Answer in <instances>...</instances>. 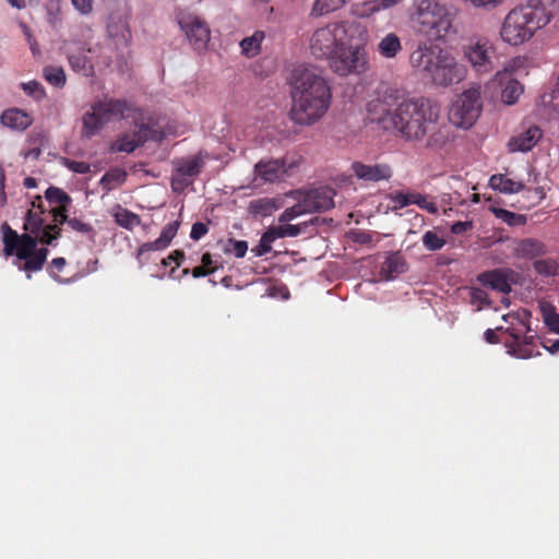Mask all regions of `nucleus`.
<instances>
[{"instance_id":"obj_12","label":"nucleus","mask_w":559,"mask_h":559,"mask_svg":"<svg viewBox=\"0 0 559 559\" xmlns=\"http://www.w3.org/2000/svg\"><path fill=\"white\" fill-rule=\"evenodd\" d=\"M347 31L343 24L331 23L313 32L309 40L311 55L320 60H329L343 40L347 39Z\"/></svg>"},{"instance_id":"obj_50","label":"nucleus","mask_w":559,"mask_h":559,"mask_svg":"<svg viewBox=\"0 0 559 559\" xmlns=\"http://www.w3.org/2000/svg\"><path fill=\"white\" fill-rule=\"evenodd\" d=\"M209 231V227L206 224L202 222H197L192 225L190 231V238L192 240H200L203 236H205Z\"/></svg>"},{"instance_id":"obj_45","label":"nucleus","mask_w":559,"mask_h":559,"mask_svg":"<svg viewBox=\"0 0 559 559\" xmlns=\"http://www.w3.org/2000/svg\"><path fill=\"white\" fill-rule=\"evenodd\" d=\"M282 224L283 225L276 227V229L278 231L277 235H280V238L296 237L302 231L304 227L307 226V223H304L300 225H289L286 223H282Z\"/></svg>"},{"instance_id":"obj_51","label":"nucleus","mask_w":559,"mask_h":559,"mask_svg":"<svg viewBox=\"0 0 559 559\" xmlns=\"http://www.w3.org/2000/svg\"><path fill=\"white\" fill-rule=\"evenodd\" d=\"M138 129H145V142L147 141H154V142H160L164 139V133L159 130L153 129L148 127L147 124H141Z\"/></svg>"},{"instance_id":"obj_15","label":"nucleus","mask_w":559,"mask_h":559,"mask_svg":"<svg viewBox=\"0 0 559 559\" xmlns=\"http://www.w3.org/2000/svg\"><path fill=\"white\" fill-rule=\"evenodd\" d=\"M60 49L67 56L68 62L74 72L84 76L94 74V66L87 53L91 52V44L78 38L63 39Z\"/></svg>"},{"instance_id":"obj_49","label":"nucleus","mask_w":559,"mask_h":559,"mask_svg":"<svg viewBox=\"0 0 559 559\" xmlns=\"http://www.w3.org/2000/svg\"><path fill=\"white\" fill-rule=\"evenodd\" d=\"M66 259L64 258H55L52 259L51 263H50V270H49V274L50 276L59 282V283H69V281L67 280H62L60 276H58L57 274H55L53 270H57V271H61L64 265H66Z\"/></svg>"},{"instance_id":"obj_52","label":"nucleus","mask_w":559,"mask_h":559,"mask_svg":"<svg viewBox=\"0 0 559 559\" xmlns=\"http://www.w3.org/2000/svg\"><path fill=\"white\" fill-rule=\"evenodd\" d=\"M73 7L83 15L93 11V0H71Z\"/></svg>"},{"instance_id":"obj_18","label":"nucleus","mask_w":559,"mask_h":559,"mask_svg":"<svg viewBox=\"0 0 559 559\" xmlns=\"http://www.w3.org/2000/svg\"><path fill=\"white\" fill-rule=\"evenodd\" d=\"M354 175L365 182L388 181L392 177V168L388 164H364L355 162L352 164Z\"/></svg>"},{"instance_id":"obj_27","label":"nucleus","mask_w":559,"mask_h":559,"mask_svg":"<svg viewBox=\"0 0 559 559\" xmlns=\"http://www.w3.org/2000/svg\"><path fill=\"white\" fill-rule=\"evenodd\" d=\"M66 212V209L53 210L55 221L59 224L67 223L72 230L87 235L90 239H94L96 233L92 225L83 223L78 218H68Z\"/></svg>"},{"instance_id":"obj_13","label":"nucleus","mask_w":559,"mask_h":559,"mask_svg":"<svg viewBox=\"0 0 559 559\" xmlns=\"http://www.w3.org/2000/svg\"><path fill=\"white\" fill-rule=\"evenodd\" d=\"M176 20L190 46L199 52L206 50L211 38V29L205 20L186 11L178 12Z\"/></svg>"},{"instance_id":"obj_26","label":"nucleus","mask_w":559,"mask_h":559,"mask_svg":"<svg viewBox=\"0 0 559 559\" xmlns=\"http://www.w3.org/2000/svg\"><path fill=\"white\" fill-rule=\"evenodd\" d=\"M489 186L493 190L506 194L518 193L524 189L522 181L513 180L503 174L492 175L489 179Z\"/></svg>"},{"instance_id":"obj_29","label":"nucleus","mask_w":559,"mask_h":559,"mask_svg":"<svg viewBox=\"0 0 559 559\" xmlns=\"http://www.w3.org/2000/svg\"><path fill=\"white\" fill-rule=\"evenodd\" d=\"M127 179V171L122 168L115 167L105 173L100 178L99 185L102 186L105 193L120 187Z\"/></svg>"},{"instance_id":"obj_20","label":"nucleus","mask_w":559,"mask_h":559,"mask_svg":"<svg viewBox=\"0 0 559 559\" xmlns=\"http://www.w3.org/2000/svg\"><path fill=\"white\" fill-rule=\"evenodd\" d=\"M542 135V130L536 126H532L524 132L511 138L508 144L509 150L510 152H528L538 143Z\"/></svg>"},{"instance_id":"obj_40","label":"nucleus","mask_w":559,"mask_h":559,"mask_svg":"<svg viewBox=\"0 0 559 559\" xmlns=\"http://www.w3.org/2000/svg\"><path fill=\"white\" fill-rule=\"evenodd\" d=\"M45 197L49 203L58 205H64L71 202V198L63 190L57 187H49L45 192ZM60 209L64 207L61 206Z\"/></svg>"},{"instance_id":"obj_58","label":"nucleus","mask_w":559,"mask_h":559,"mask_svg":"<svg viewBox=\"0 0 559 559\" xmlns=\"http://www.w3.org/2000/svg\"><path fill=\"white\" fill-rule=\"evenodd\" d=\"M4 181H5L4 170L0 166V206H3L7 202V195H5V191H4V188H5Z\"/></svg>"},{"instance_id":"obj_5","label":"nucleus","mask_w":559,"mask_h":559,"mask_svg":"<svg viewBox=\"0 0 559 559\" xmlns=\"http://www.w3.org/2000/svg\"><path fill=\"white\" fill-rule=\"evenodd\" d=\"M555 10V0H530L526 4L512 9L503 19L501 40L515 47L525 44L537 31L549 24Z\"/></svg>"},{"instance_id":"obj_34","label":"nucleus","mask_w":559,"mask_h":559,"mask_svg":"<svg viewBox=\"0 0 559 559\" xmlns=\"http://www.w3.org/2000/svg\"><path fill=\"white\" fill-rule=\"evenodd\" d=\"M347 0H314L310 14L319 17L341 9Z\"/></svg>"},{"instance_id":"obj_63","label":"nucleus","mask_w":559,"mask_h":559,"mask_svg":"<svg viewBox=\"0 0 559 559\" xmlns=\"http://www.w3.org/2000/svg\"><path fill=\"white\" fill-rule=\"evenodd\" d=\"M7 2L17 10L24 9L26 7L25 0H7Z\"/></svg>"},{"instance_id":"obj_2","label":"nucleus","mask_w":559,"mask_h":559,"mask_svg":"<svg viewBox=\"0 0 559 559\" xmlns=\"http://www.w3.org/2000/svg\"><path fill=\"white\" fill-rule=\"evenodd\" d=\"M2 230L5 255H15L17 261L14 264L26 273L41 270L47 260L49 251L47 248L37 249L38 242L52 246L61 231L57 224H45L40 213L32 210L25 215L24 234L19 235L7 224L2 225ZM27 277L31 278V274Z\"/></svg>"},{"instance_id":"obj_7","label":"nucleus","mask_w":559,"mask_h":559,"mask_svg":"<svg viewBox=\"0 0 559 559\" xmlns=\"http://www.w3.org/2000/svg\"><path fill=\"white\" fill-rule=\"evenodd\" d=\"M131 110L132 106L123 99H95L82 117L81 138L91 139L97 135L107 123L129 117Z\"/></svg>"},{"instance_id":"obj_54","label":"nucleus","mask_w":559,"mask_h":559,"mask_svg":"<svg viewBox=\"0 0 559 559\" xmlns=\"http://www.w3.org/2000/svg\"><path fill=\"white\" fill-rule=\"evenodd\" d=\"M183 258H185L183 252L176 250L163 260V264L169 265L170 263L175 262L177 264V266H179L181 264Z\"/></svg>"},{"instance_id":"obj_46","label":"nucleus","mask_w":559,"mask_h":559,"mask_svg":"<svg viewBox=\"0 0 559 559\" xmlns=\"http://www.w3.org/2000/svg\"><path fill=\"white\" fill-rule=\"evenodd\" d=\"M471 296V302L478 305V309H480L483 306H488L490 304L488 294L478 287H473L469 293Z\"/></svg>"},{"instance_id":"obj_59","label":"nucleus","mask_w":559,"mask_h":559,"mask_svg":"<svg viewBox=\"0 0 559 559\" xmlns=\"http://www.w3.org/2000/svg\"><path fill=\"white\" fill-rule=\"evenodd\" d=\"M486 342L490 344H496L499 342V338L497 336L496 330L488 329L484 333Z\"/></svg>"},{"instance_id":"obj_44","label":"nucleus","mask_w":559,"mask_h":559,"mask_svg":"<svg viewBox=\"0 0 559 559\" xmlns=\"http://www.w3.org/2000/svg\"><path fill=\"white\" fill-rule=\"evenodd\" d=\"M166 248H167L166 245H164V242L159 238H157L154 241H150V242H145V243L141 245L138 250L136 258L139 261H141L142 258L144 257V254H146L151 251H160Z\"/></svg>"},{"instance_id":"obj_30","label":"nucleus","mask_w":559,"mask_h":559,"mask_svg":"<svg viewBox=\"0 0 559 559\" xmlns=\"http://www.w3.org/2000/svg\"><path fill=\"white\" fill-rule=\"evenodd\" d=\"M115 222L122 228L132 230L141 224V217L128 209L117 205L112 211Z\"/></svg>"},{"instance_id":"obj_56","label":"nucleus","mask_w":559,"mask_h":559,"mask_svg":"<svg viewBox=\"0 0 559 559\" xmlns=\"http://www.w3.org/2000/svg\"><path fill=\"white\" fill-rule=\"evenodd\" d=\"M472 228V222H456L451 226V231L461 235Z\"/></svg>"},{"instance_id":"obj_41","label":"nucleus","mask_w":559,"mask_h":559,"mask_svg":"<svg viewBox=\"0 0 559 559\" xmlns=\"http://www.w3.org/2000/svg\"><path fill=\"white\" fill-rule=\"evenodd\" d=\"M25 94L36 100H40L46 96L43 85L37 81H29L21 84Z\"/></svg>"},{"instance_id":"obj_24","label":"nucleus","mask_w":559,"mask_h":559,"mask_svg":"<svg viewBox=\"0 0 559 559\" xmlns=\"http://www.w3.org/2000/svg\"><path fill=\"white\" fill-rule=\"evenodd\" d=\"M477 280L481 285L499 293L509 294L511 292L508 275L503 270L484 272L478 275Z\"/></svg>"},{"instance_id":"obj_11","label":"nucleus","mask_w":559,"mask_h":559,"mask_svg":"<svg viewBox=\"0 0 559 559\" xmlns=\"http://www.w3.org/2000/svg\"><path fill=\"white\" fill-rule=\"evenodd\" d=\"M330 69L340 76L364 73L368 68L367 53L364 47L353 45L349 37L338 46L328 60Z\"/></svg>"},{"instance_id":"obj_37","label":"nucleus","mask_w":559,"mask_h":559,"mask_svg":"<svg viewBox=\"0 0 559 559\" xmlns=\"http://www.w3.org/2000/svg\"><path fill=\"white\" fill-rule=\"evenodd\" d=\"M43 73L46 81L56 87H62L66 84L67 78L61 67H46Z\"/></svg>"},{"instance_id":"obj_25","label":"nucleus","mask_w":559,"mask_h":559,"mask_svg":"<svg viewBox=\"0 0 559 559\" xmlns=\"http://www.w3.org/2000/svg\"><path fill=\"white\" fill-rule=\"evenodd\" d=\"M406 270L407 264L404 257L400 252H393L383 262L380 274L385 281H392L405 273Z\"/></svg>"},{"instance_id":"obj_8","label":"nucleus","mask_w":559,"mask_h":559,"mask_svg":"<svg viewBox=\"0 0 559 559\" xmlns=\"http://www.w3.org/2000/svg\"><path fill=\"white\" fill-rule=\"evenodd\" d=\"M531 314L527 311L522 313H508L502 319L510 324L504 331L508 333L512 341L506 342L507 354L518 359H528L539 356L540 353H534L528 346L534 344L535 334L530 326Z\"/></svg>"},{"instance_id":"obj_23","label":"nucleus","mask_w":559,"mask_h":559,"mask_svg":"<svg viewBox=\"0 0 559 559\" xmlns=\"http://www.w3.org/2000/svg\"><path fill=\"white\" fill-rule=\"evenodd\" d=\"M546 246L538 239L525 238L515 242L513 253L520 259H535L546 253Z\"/></svg>"},{"instance_id":"obj_64","label":"nucleus","mask_w":559,"mask_h":559,"mask_svg":"<svg viewBox=\"0 0 559 559\" xmlns=\"http://www.w3.org/2000/svg\"><path fill=\"white\" fill-rule=\"evenodd\" d=\"M24 186L27 189H33V188H35L37 186V181L33 177H27V178L24 179Z\"/></svg>"},{"instance_id":"obj_42","label":"nucleus","mask_w":559,"mask_h":559,"mask_svg":"<svg viewBox=\"0 0 559 559\" xmlns=\"http://www.w3.org/2000/svg\"><path fill=\"white\" fill-rule=\"evenodd\" d=\"M248 250V242L245 240H235L229 239L225 251L228 253H233L236 258H243Z\"/></svg>"},{"instance_id":"obj_39","label":"nucleus","mask_w":559,"mask_h":559,"mask_svg":"<svg viewBox=\"0 0 559 559\" xmlns=\"http://www.w3.org/2000/svg\"><path fill=\"white\" fill-rule=\"evenodd\" d=\"M424 247L429 251H437L444 247L445 240L433 230H427L421 238Z\"/></svg>"},{"instance_id":"obj_43","label":"nucleus","mask_w":559,"mask_h":559,"mask_svg":"<svg viewBox=\"0 0 559 559\" xmlns=\"http://www.w3.org/2000/svg\"><path fill=\"white\" fill-rule=\"evenodd\" d=\"M180 226V221L176 219L174 222L168 223L160 231L159 239L168 247L177 235V231Z\"/></svg>"},{"instance_id":"obj_47","label":"nucleus","mask_w":559,"mask_h":559,"mask_svg":"<svg viewBox=\"0 0 559 559\" xmlns=\"http://www.w3.org/2000/svg\"><path fill=\"white\" fill-rule=\"evenodd\" d=\"M62 165L67 167L69 170L75 173V174H87L91 170L90 164L85 162H76L69 158L62 159Z\"/></svg>"},{"instance_id":"obj_14","label":"nucleus","mask_w":559,"mask_h":559,"mask_svg":"<svg viewBox=\"0 0 559 559\" xmlns=\"http://www.w3.org/2000/svg\"><path fill=\"white\" fill-rule=\"evenodd\" d=\"M171 165V190L176 193H181L194 182L195 178L201 173L204 163L200 156L191 155L176 158L173 160Z\"/></svg>"},{"instance_id":"obj_32","label":"nucleus","mask_w":559,"mask_h":559,"mask_svg":"<svg viewBox=\"0 0 559 559\" xmlns=\"http://www.w3.org/2000/svg\"><path fill=\"white\" fill-rule=\"evenodd\" d=\"M401 50V40L394 33L386 34L378 44L379 53L388 59L394 58Z\"/></svg>"},{"instance_id":"obj_22","label":"nucleus","mask_w":559,"mask_h":559,"mask_svg":"<svg viewBox=\"0 0 559 559\" xmlns=\"http://www.w3.org/2000/svg\"><path fill=\"white\" fill-rule=\"evenodd\" d=\"M1 123L14 131H25L33 123V118L20 108H9L1 114Z\"/></svg>"},{"instance_id":"obj_10","label":"nucleus","mask_w":559,"mask_h":559,"mask_svg":"<svg viewBox=\"0 0 559 559\" xmlns=\"http://www.w3.org/2000/svg\"><path fill=\"white\" fill-rule=\"evenodd\" d=\"M483 110L479 85H472L462 92L449 109V120L457 128L469 129L478 120Z\"/></svg>"},{"instance_id":"obj_53","label":"nucleus","mask_w":559,"mask_h":559,"mask_svg":"<svg viewBox=\"0 0 559 559\" xmlns=\"http://www.w3.org/2000/svg\"><path fill=\"white\" fill-rule=\"evenodd\" d=\"M278 231L276 227H270L261 237V240H263L264 243L272 247V243L280 239V235H277Z\"/></svg>"},{"instance_id":"obj_31","label":"nucleus","mask_w":559,"mask_h":559,"mask_svg":"<svg viewBox=\"0 0 559 559\" xmlns=\"http://www.w3.org/2000/svg\"><path fill=\"white\" fill-rule=\"evenodd\" d=\"M538 308L545 325L554 333L559 334V313L556 307L546 300L538 301Z\"/></svg>"},{"instance_id":"obj_17","label":"nucleus","mask_w":559,"mask_h":559,"mask_svg":"<svg viewBox=\"0 0 559 559\" xmlns=\"http://www.w3.org/2000/svg\"><path fill=\"white\" fill-rule=\"evenodd\" d=\"M492 46L486 39L471 41L464 47V56L478 73H487L492 70Z\"/></svg>"},{"instance_id":"obj_19","label":"nucleus","mask_w":559,"mask_h":559,"mask_svg":"<svg viewBox=\"0 0 559 559\" xmlns=\"http://www.w3.org/2000/svg\"><path fill=\"white\" fill-rule=\"evenodd\" d=\"M390 200L394 203L393 210H401L411 204L417 205L419 209L428 212L429 214H437L438 206L427 195L418 192L403 193L395 192L390 194Z\"/></svg>"},{"instance_id":"obj_35","label":"nucleus","mask_w":559,"mask_h":559,"mask_svg":"<svg viewBox=\"0 0 559 559\" xmlns=\"http://www.w3.org/2000/svg\"><path fill=\"white\" fill-rule=\"evenodd\" d=\"M492 212L497 218L501 219L509 226H522L527 222L525 215L518 214L506 209L493 207Z\"/></svg>"},{"instance_id":"obj_57","label":"nucleus","mask_w":559,"mask_h":559,"mask_svg":"<svg viewBox=\"0 0 559 559\" xmlns=\"http://www.w3.org/2000/svg\"><path fill=\"white\" fill-rule=\"evenodd\" d=\"M271 250L272 247L267 246L266 243L263 242V240L260 239L259 243L255 247H253L251 251L254 253L255 257H263Z\"/></svg>"},{"instance_id":"obj_16","label":"nucleus","mask_w":559,"mask_h":559,"mask_svg":"<svg viewBox=\"0 0 559 559\" xmlns=\"http://www.w3.org/2000/svg\"><path fill=\"white\" fill-rule=\"evenodd\" d=\"M297 166L296 160H289L287 157L278 159L260 160L254 166V174L263 182H275L282 180L285 176L292 175V169Z\"/></svg>"},{"instance_id":"obj_4","label":"nucleus","mask_w":559,"mask_h":559,"mask_svg":"<svg viewBox=\"0 0 559 559\" xmlns=\"http://www.w3.org/2000/svg\"><path fill=\"white\" fill-rule=\"evenodd\" d=\"M409 62L435 86L448 87L466 78V67L448 50L430 43H420L411 53Z\"/></svg>"},{"instance_id":"obj_38","label":"nucleus","mask_w":559,"mask_h":559,"mask_svg":"<svg viewBox=\"0 0 559 559\" xmlns=\"http://www.w3.org/2000/svg\"><path fill=\"white\" fill-rule=\"evenodd\" d=\"M534 270L542 276L550 277L557 275L559 264L552 259H540L534 262Z\"/></svg>"},{"instance_id":"obj_48","label":"nucleus","mask_w":559,"mask_h":559,"mask_svg":"<svg viewBox=\"0 0 559 559\" xmlns=\"http://www.w3.org/2000/svg\"><path fill=\"white\" fill-rule=\"evenodd\" d=\"M399 2V0H373L371 2H368L365 4L366 11L369 13H374L380 10L389 9L393 5H395Z\"/></svg>"},{"instance_id":"obj_62","label":"nucleus","mask_w":559,"mask_h":559,"mask_svg":"<svg viewBox=\"0 0 559 559\" xmlns=\"http://www.w3.org/2000/svg\"><path fill=\"white\" fill-rule=\"evenodd\" d=\"M543 347L551 355L559 352V338L556 340L551 345H547L546 343H543Z\"/></svg>"},{"instance_id":"obj_36","label":"nucleus","mask_w":559,"mask_h":559,"mask_svg":"<svg viewBox=\"0 0 559 559\" xmlns=\"http://www.w3.org/2000/svg\"><path fill=\"white\" fill-rule=\"evenodd\" d=\"M523 93V86L516 80H511L501 92V99L507 105H513Z\"/></svg>"},{"instance_id":"obj_55","label":"nucleus","mask_w":559,"mask_h":559,"mask_svg":"<svg viewBox=\"0 0 559 559\" xmlns=\"http://www.w3.org/2000/svg\"><path fill=\"white\" fill-rule=\"evenodd\" d=\"M47 22L53 28H57L58 26H60L61 16H60V12L58 9L48 11Z\"/></svg>"},{"instance_id":"obj_6","label":"nucleus","mask_w":559,"mask_h":559,"mask_svg":"<svg viewBox=\"0 0 559 559\" xmlns=\"http://www.w3.org/2000/svg\"><path fill=\"white\" fill-rule=\"evenodd\" d=\"M411 21L418 33L432 39H445L455 33L457 11L441 0H413Z\"/></svg>"},{"instance_id":"obj_3","label":"nucleus","mask_w":559,"mask_h":559,"mask_svg":"<svg viewBox=\"0 0 559 559\" xmlns=\"http://www.w3.org/2000/svg\"><path fill=\"white\" fill-rule=\"evenodd\" d=\"M287 84L292 106L289 118L299 126H312L329 110L332 88L326 78L317 69L297 66L292 69Z\"/></svg>"},{"instance_id":"obj_21","label":"nucleus","mask_w":559,"mask_h":559,"mask_svg":"<svg viewBox=\"0 0 559 559\" xmlns=\"http://www.w3.org/2000/svg\"><path fill=\"white\" fill-rule=\"evenodd\" d=\"M145 132V129H136L132 134H121L110 144L109 151L112 153H133L145 143V135H143Z\"/></svg>"},{"instance_id":"obj_60","label":"nucleus","mask_w":559,"mask_h":559,"mask_svg":"<svg viewBox=\"0 0 559 559\" xmlns=\"http://www.w3.org/2000/svg\"><path fill=\"white\" fill-rule=\"evenodd\" d=\"M121 31L115 29L114 25H108V33L110 36L116 37L118 35H121V37H126L124 33L127 32L126 25L121 24L120 26Z\"/></svg>"},{"instance_id":"obj_33","label":"nucleus","mask_w":559,"mask_h":559,"mask_svg":"<svg viewBox=\"0 0 559 559\" xmlns=\"http://www.w3.org/2000/svg\"><path fill=\"white\" fill-rule=\"evenodd\" d=\"M264 39L262 31L254 32L251 36L243 38L240 41L241 52L247 57H254L261 50V44Z\"/></svg>"},{"instance_id":"obj_1","label":"nucleus","mask_w":559,"mask_h":559,"mask_svg":"<svg viewBox=\"0 0 559 559\" xmlns=\"http://www.w3.org/2000/svg\"><path fill=\"white\" fill-rule=\"evenodd\" d=\"M367 118L385 131L407 142L424 143L427 150H441L450 141V132L440 122V108L428 98H399L393 95L372 99Z\"/></svg>"},{"instance_id":"obj_61","label":"nucleus","mask_w":559,"mask_h":559,"mask_svg":"<svg viewBox=\"0 0 559 559\" xmlns=\"http://www.w3.org/2000/svg\"><path fill=\"white\" fill-rule=\"evenodd\" d=\"M212 271H207L205 270L204 266H197L192 270V276L198 278V277H203V276H206L207 274H210Z\"/></svg>"},{"instance_id":"obj_28","label":"nucleus","mask_w":559,"mask_h":559,"mask_svg":"<svg viewBox=\"0 0 559 559\" xmlns=\"http://www.w3.org/2000/svg\"><path fill=\"white\" fill-rule=\"evenodd\" d=\"M278 207L280 205L274 199L260 198L250 201L248 210L249 213L253 216L266 217L272 215L275 211H277Z\"/></svg>"},{"instance_id":"obj_9","label":"nucleus","mask_w":559,"mask_h":559,"mask_svg":"<svg viewBox=\"0 0 559 559\" xmlns=\"http://www.w3.org/2000/svg\"><path fill=\"white\" fill-rule=\"evenodd\" d=\"M297 203L287 207L278 217L280 223H288L301 215L316 212H324L334 206V190L328 187H320L307 191H295L292 193Z\"/></svg>"}]
</instances>
